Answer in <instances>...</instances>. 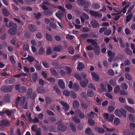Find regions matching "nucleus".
I'll return each instance as SVG.
<instances>
[{
  "label": "nucleus",
  "mask_w": 135,
  "mask_h": 135,
  "mask_svg": "<svg viewBox=\"0 0 135 135\" xmlns=\"http://www.w3.org/2000/svg\"><path fill=\"white\" fill-rule=\"evenodd\" d=\"M87 95L89 97H91L94 96V93L92 90L88 89L87 90Z\"/></svg>",
  "instance_id": "24"
},
{
  "label": "nucleus",
  "mask_w": 135,
  "mask_h": 135,
  "mask_svg": "<svg viewBox=\"0 0 135 135\" xmlns=\"http://www.w3.org/2000/svg\"><path fill=\"white\" fill-rule=\"evenodd\" d=\"M44 13L45 15H50L52 14L53 12L52 10L48 9L46 10H45L44 11Z\"/></svg>",
  "instance_id": "31"
},
{
  "label": "nucleus",
  "mask_w": 135,
  "mask_h": 135,
  "mask_svg": "<svg viewBox=\"0 0 135 135\" xmlns=\"http://www.w3.org/2000/svg\"><path fill=\"white\" fill-rule=\"evenodd\" d=\"M45 37L46 40L48 41H51L52 40V37L50 34L48 33H46Z\"/></svg>",
  "instance_id": "28"
},
{
  "label": "nucleus",
  "mask_w": 135,
  "mask_h": 135,
  "mask_svg": "<svg viewBox=\"0 0 135 135\" xmlns=\"http://www.w3.org/2000/svg\"><path fill=\"white\" fill-rule=\"evenodd\" d=\"M84 68V65H83L81 63L79 62L78 65V66L77 67L78 70L80 71H81Z\"/></svg>",
  "instance_id": "33"
},
{
  "label": "nucleus",
  "mask_w": 135,
  "mask_h": 135,
  "mask_svg": "<svg viewBox=\"0 0 135 135\" xmlns=\"http://www.w3.org/2000/svg\"><path fill=\"white\" fill-rule=\"evenodd\" d=\"M32 79L34 82H36L38 78V74L36 73H33L31 75Z\"/></svg>",
  "instance_id": "21"
},
{
  "label": "nucleus",
  "mask_w": 135,
  "mask_h": 135,
  "mask_svg": "<svg viewBox=\"0 0 135 135\" xmlns=\"http://www.w3.org/2000/svg\"><path fill=\"white\" fill-rule=\"evenodd\" d=\"M115 108L114 107L112 106H109L108 109V111L110 113H111L114 110Z\"/></svg>",
  "instance_id": "46"
},
{
  "label": "nucleus",
  "mask_w": 135,
  "mask_h": 135,
  "mask_svg": "<svg viewBox=\"0 0 135 135\" xmlns=\"http://www.w3.org/2000/svg\"><path fill=\"white\" fill-rule=\"evenodd\" d=\"M93 49L95 54L97 55H99L100 52V49L98 45L94 47Z\"/></svg>",
  "instance_id": "27"
},
{
  "label": "nucleus",
  "mask_w": 135,
  "mask_h": 135,
  "mask_svg": "<svg viewBox=\"0 0 135 135\" xmlns=\"http://www.w3.org/2000/svg\"><path fill=\"white\" fill-rule=\"evenodd\" d=\"M88 122L89 124L92 126L94 125L95 124L94 121L91 119H88Z\"/></svg>",
  "instance_id": "55"
},
{
  "label": "nucleus",
  "mask_w": 135,
  "mask_h": 135,
  "mask_svg": "<svg viewBox=\"0 0 135 135\" xmlns=\"http://www.w3.org/2000/svg\"><path fill=\"white\" fill-rule=\"evenodd\" d=\"M121 87L122 89L126 90L128 88V86L125 83H123L121 85Z\"/></svg>",
  "instance_id": "61"
},
{
  "label": "nucleus",
  "mask_w": 135,
  "mask_h": 135,
  "mask_svg": "<svg viewBox=\"0 0 135 135\" xmlns=\"http://www.w3.org/2000/svg\"><path fill=\"white\" fill-rule=\"evenodd\" d=\"M57 129L60 131H65L66 129V127L64 125L60 124L58 126Z\"/></svg>",
  "instance_id": "10"
},
{
  "label": "nucleus",
  "mask_w": 135,
  "mask_h": 135,
  "mask_svg": "<svg viewBox=\"0 0 135 135\" xmlns=\"http://www.w3.org/2000/svg\"><path fill=\"white\" fill-rule=\"evenodd\" d=\"M10 125L9 120L6 119H4L0 121V129L5 126H8Z\"/></svg>",
  "instance_id": "5"
},
{
  "label": "nucleus",
  "mask_w": 135,
  "mask_h": 135,
  "mask_svg": "<svg viewBox=\"0 0 135 135\" xmlns=\"http://www.w3.org/2000/svg\"><path fill=\"white\" fill-rule=\"evenodd\" d=\"M3 13L4 15L6 16H7L9 15V12L6 9L4 8L3 9Z\"/></svg>",
  "instance_id": "57"
},
{
  "label": "nucleus",
  "mask_w": 135,
  "mask_h": 135,
  "mask_svg": "<svg viewBox=\"0 0 135 135\" xmlns=\"http://www.w3.org/2000/svg\"><path fill=\"white\" fill-rule=\"evenodd\" d=\"M73 121L76 123H79L80 122V120L76 117H74L73 118Z\"/></svg>",
  "instance_id": "62"
},
{
  "label": "nucleus",
  "mask_w": 135,
  "mask_h": 135,
  "mask_svg": "<svg viewBox=\"0 0 135 135\" xmlns=\"http://www.w3.org/2000/svg\"><path fill=\"white\" fill-rule=\"evenodd\" d=\"M100 86L102 89V90H99V91H103L105 92L107 91V90L106 88V85H104L103 83H102L100 84Z\"/></svg>",
  "instance_id": "30"
},
{
  "label": "nucleus",
  "mask_w": 135,
  "mask_h": 135,
  "mask_svg": "<svg viewBox=\"0 0 135 135\" xmlns=\"http://www.w3.org/2000/svg\"><path fill=\"white\" fill-rule=\"evenodd\" d=\"M69 126L71 129L74 132H75L76 131V129L75 124L73 123H69Z\"/></svg>",
  "instance_id": "29"
},
{
  "label": "nucleus",
  "mask_w": 135,
  "mask_h": 135,
  "mask_svg": "<svg viewBox=\"0 0 135 135\" xmlns=\"http://www.w3.org/2000/svg\"><path fill=\"white\" fill-rule=\"evenodd\" d=\"M91 75L92 76L93 79L95 81H98L99 80V76L98 75L96 74L95 73L92 72Z\"/></svg>",
  "instance_id": "16"
},
{
  "label": "nucleus",
  "mask_w": 135,
  "mask_h": 135,
  "mask_svg": "<svg viewBox=\"0 0 135 135\" xmlns=\"http://www.w3.org/2000/svg\"><path fill=\"white\" fill-rule=\"evenodd\" d=\"M23 49L24 50L27 51L29 49V46L27 44H25L23 46Z\"/></svg>",
  "instance_id": "52"
},
{
  "label": "nucleus",
  "mask_w": 135,
  "mask_h": 135,
  "mask_svg": "<svg viewBox=\"0 0 135 135\" xmlns=\"http://www.w3.org/2000/svg\"><path fill=\"white\" fill-rule=\"evenodd\" d=\"M9 59L13 65H14L16 63V61L15 60L14 57L12 55L10 56Z\"/></svg>",
  "instance_id": "39"
},
{
  "label": "nucleus",
  "mask_w": 135,
  "mask_h": 135,
  "mask_svg": "<svg viewBox=\"0 0 135 135\" xmlns=\"http://www.w3.org/2000/svg\"><path fill=\"white\" fill-rule=\"evenodd\" d=\"M114 113L115 115L119 117H121L123 114L122 112L119 109H116Z\"/></svg>",
  "instance_id": "19"
},
{
  "label": "nucleus",
  "mask_w": 135,
  "mask_h": 135,
  "mask_svg": "<svg viewBox=\"0 0 135 135\" xmlns=\"http://www.w3.org/2000/svg\"><path fill=\"white\" fill-rule=\"evenodd\" d=\"M73 107L74 108H77L79 107V102L78 101L75 100L73 102Z\"/></svg>",
  "instance_id": "32"
},
{
  "label": "nucleus",
  "mask_w": 135,
  "mask_h": 135,
  "mask_svg": "<svg viewBox=\"0 0 135 135\" xmlns=\"http://www.w3.org/2000/svg\"><path fill=\"white\" fill-rule=\"evenodd\" d=\"M120 89L119 86L118 85H116L114 88V92L115 93H118Z\"/></svg>",
  "instance_id": "51"
},
{
  "label": "nucleus",
  "mask_w": 135,
  "mask_h": 135,
  "mask_svg": "<svg viewBox=\"0 0 135 135\" xmlns=\"http://www.w3.org/2000/svg\"><path fill=\"white\" fill-rule=\"evenodd\" d=\"M112 33V31L110 29H108L105 30L104 32V34L105 35L109 36Z\"/></svg>",
  "instance_id": "41"
},
{
  "label": "nucleus",
  "mask_w": 135,
  "mask_h": 135,
  "mask_svg": "<svg viewBox=\"0 0 135 135\" xmlns=\"http://www.w3.org/2000/svg\"><path fill=\"white\" fill-rule=\"evenodd\" d=\"M64 11L59 10L58 12L55 13V15L57 18L60 20L62 18V17L64 16L63 12Z\"/></svg>",
  "instance_id": "12"
},
{
  "label": "nucleus",
  "mask_w": 135,
  "mask_h": 135,
  "mask_svg": "<svg viewBox=\"0 0 135 135\" xmlns=\"http://www.w3.org/2000/svg\"><path fill=\"white\" fill-rule=\"evenodd\" d=\"M120 123V120L119 118H115L114 120V123L115 125H118Z\"/></svg>",
  "instance_id": "43"
},
{
  "label": "nucleus",
  "mask_w": 135,
  "mask_h": 135,
  "mask_svg": "<svg viewBox=\"0 0 135 135\" xmlns=\"http://www.w3.org/2000/svg\"><path fill=\"white\" fill-rule=\"evenodd\" d=\"M89 83V80L88 79H85L84 81L80 82V84L81 86L83 87H86Z\"/></svg>",
  "instance_id": "18"
},
{
  "label": "nucleus",
  "mask_w": 135,
  "mask_h": 135,
  "mask_svg": "<svg viewBox=\"0 0 135 135\" xmlns=\"http://www.w3.org/2000/svg\"><path fill=\"white\" fill-rule=\"evenodd\" d=\"M85 0H77V3L81 6H83L85 3Z\"/></svg>",
  "instance_id": "40"
},
{
  "label": "nucleus",
  "mask_w": 135,
  "mask_h": 135,
  "mask_svg": "<svg viewBox=\"0 0 135 135\" xmlns=\"http://www.w3.org/2000/svg\"><path fill=\"white\" fill-rule=\"evenodd\" d=\"M37 92L38 93H43L46 92V91L43 87L39 86L37 89Z\"/></svg>",
  "instance_id": "17"
},
{
  "label": "nucleus",
  "mask_w": 135,
  "mask_h": 135,
  "mask_svg": "<svg viewBox=\"0 0 135 135\" xmlns=\"http://www.w3.org/2000/svg\"><path fill=\"white\" fill-rule=\"evenodd\" d=\"M82 17L84 18L85 20H88L89 18V16L85 13L83 12L82 13Z\"/></svg>",
  "instance_id": "56"
},
{
  "label": "nucleus",
  "mask_w": 135,
  "mask_h": 135,
  "mask_svg": "<svg viewBox=\"0 0 135 135\" xmlns=\"http://www.w3.org/2000/svg\"><path fill=\"white\" fill-rule=\"evenodd\" d=\"M52 64L53 66H57L59 65L60 63L57 61L55 60L52 62Z\"/></svg>",
  "instance_id": "53"
},
{
  "label": "nucleus",
  "mask_w": 135,
  "mask_h": 135,
  "mask_svg": "<svg viewBox=\"0 0 135 135\" xmlns=\"http://www.w3.org/2000/svg\"><path fill=\"white\" fill-rule=\"evenodd\" d=\"M15 80L14 78H10L6 79L5 82L7 84H11L15 82Z\"/></svg>",
  "instance_id": "25"
},
{
  "label": "nucleus",
  "mask_w": 135,
  "mask_h": 135,
  "mask_svg": "<svg viewBox=\"0 0 135 135\" xmlns=\"http://www.w3.org/2000/svg\"><path fill=\"white\" fill-rule=\"evenodd\" d=\"M46 102L47 104H50L52 102V100L49 97H47L46 98Z\"/></svg>",
  "instance_id": "59"
},
{
  "label": "nucleus",
  "mask_w": 135,
  "mask_h": 135,
  "mask_svg": "<svg viewBox=\"0 0 135 135\" xmlns=\"http://www.w3.org/2000/svg\"><path fill=\"white\" fill-rule=\"evenodd\" d=\"M60 103L63 105L65 111H67L69 108V105L68 104L65 103L62 101H61Z\"/></svg>",
  "instance_id": "26"
},
{
  "label": "nucleus",
  "mask_w": 135,
  "mask_h": 135,
  "mask_svg": "<svg viewBox=\"0 0 135 135\" xmlns=\"http://www.w3.org/2000/svg\"><path fill=\"white\" fill-rule=\"evenodd\" d=\"M90 24L93 28L98 27L99 26V24L95 20H93L90 22Z\"/></svg>",
  "instance_id": "13"
},
{
  "label": "nucleus",
  "mask_w": 135,
  "mask_h": 135,
  "mask_svg": "<svg viewBox=\"0 0 135 135\" xmlns=\"http://www.w3.org/2000/svg\"><path fill=\"white\" fill-rule=\"evenodd\" d=\"M132 13H130L126 17V21L127 23L128 22L130 21L132 17Z\"/></svg>",
  "instance_id": "44"
},
{
  "label": "nucleus",
  "mask_w": 135,
  "mask_h": 135,
  "mask_svg": "<svg viewBox=\"0 0 135 135\" xmlns=\"http://www.w3.org/2000/svg\"><path fill=\"white\" fill-rule=\"evenodd\" d=\"M92 7L94 9H98L100 7L99 4L97 3H94L93 4Z\"/></svg>",
  "instance_id": "45"
},
{
  "label": "nucleus",
  "mask_w": 135,
  "mask_h": 135,
  "mask_svg": "<svg viewBox=\"0 0 135 135\" xmlns=\"http://www.w3.org/2000/svg\"><path fill=\"white\" fill-rule=\"evenodd\" d=\"M1 90L2 91L4 92H9L12 90V87L10 86H2L1 87Z\"/></svg>",
  "instance_id": "6"
},
{
  "label": "nucleus",
  "mask_w": 135,
  "mask_h": 135,
  "mask_svg": "<svg viewBox=\"0 0 135 135\" xmlns=\"http://www.w3.org/2000/svg\"><path fill=\"white\" fill-rule=\"evenodd\" d=\"M26 100V98L25 97L23 96L21 98L18 96L17 98L16 103L17 104L19 105L20 106L22 107L23 109H26L27 106V103H26L24 105H23Z\"/></svg>",
  "instance_id": "1"
},
{
  "label": "nucleus",
  "mask_w": 135,
  "mask_h": 135,
  "mask_svg": "<svg viewBox=\"0 0 135 135\" xmlns=\"http://www.w3.org/2000/svg\"><path fill=\"white\" fill-rule=\"evenodd\" d=\"M50 70L51 73L53 75L56 76L58 75L57 72L54 69L51 68L50 69Z\"/></svg>",
  "instance_id": "36"
},
{
  "label": "nucleus",
  "mask_w": 135,
  "mask_h": 135,
  "mask_svg": "<svg viewBox=\"0 0 135 135\" xmlns=\"http://www.w3.org/2000/svg\"><path fill=\"white\" fill-rule=\"evenodd\" d=\"M29 30L32 32L36 31L37 30L36 27L34 25L30 24L28 26Z\"/></svg>",
  "instance_id": "20"
},
{
  "label": "nucleus",
  "mask_w": 135,
  "mask_h": 135,
  "mask_svg": "<svg viewBox=\"0 0 135 135\" xmlns=\"http://www.w3.org/2000/svg\"><path fill=\"white\" fill-rule=\"evenodd\" d=\"M4 22H6L5 26L9 28L12 26H15L17 27V26L16 24L13 23L11 21H9L8 19L6 18H4Z\"/></svg>",
  "instance_id": "3"
},
{
  "label": "nucleus",
  "mask_w": 135,
  "mask_h": 135,
  "mask_svg": "<svg viewBox=\"0 0 135 135\" xmlns=\"http://www.w3.org/2000/svg\"><path fill=\"white\" fill-rule=\"evenodd\" d=\"M26 91V88L25 86L21 87L18 91L20 93H23Z\"/></svg>",
  "instance_id": "38"
},
{
  "label": "nucleus",
  "mask_w": 135,
  "mask_h": 135,
  "mask_svg": "<svg viewBox=\"0 0 135 135\" xmlns=\"http://www.w3.org/2000/svg\"><path fill=\"white\" fill-rule=\"evenodd\" d=\"M45 51L43 47H41L39 49L38 51V53L40 55H43Z\"/></svg>",
  "instance_id": "47"
},
{
  "label": "nucleus",
  "mask_w": 135,
  "mask_h": 135,
  "mask_svg": "<svg viewBox=\"0 0 135 135\" xmlns=\"http://www.w3.org/2000/svg\"><path fill=\"white\" fill-rule=\"evenodd\" d=\"M12 28H11L9 29L8 30V33L12 35H15L17 31V27H15V26L13 27Z\"/></svg>",
  "instance_id": "8"
},
{
  "label": "nucleus",
  "mask_w": 135,
  "mask_h": 135,
  "mask_svg": "<svg viewBox=\"0 0 135 135\" xmlns=\"http://www.w3.org/2000/svg\"><path fill=\"white\" fill-rule=\"evenodd\" d=\"M130 6V4L128 3L127 4L125 7H124L122 10V11L123 13H125L126 12V8L129 7Z\"/></svg>",
  "instance_id": "60"
},
{
  "label": "nucleus",
  "mask_w": 135,
  "mask_h": 135,
  "mask_svg": "<svg viewBox=\"0 0 135 135\" xmlns=\"http://www.w3.org/2000/svg\"><path fill=\"white\" fill-rule=\"evenodd\" d=\"M103 117L106 121L109 122H112L113 121L114 117V115L113 114H110L109 115L107 113H105L103 115Z\"/></svg>",
  "instance_id": "4"
},
{
  "label": "nucleus",
  "mask_w": 135,
  "mask_h": 135,
  "mask_svg": "<svg viewBox=\"0 0 135 135\" xmlns=\"http://www.w3.org/2000/svg\"><path fill=\"white\" fill-rule=\"evenodd\" d=\"M124 108L127 110L131 113H133L135 112L134 109L132 107L126 105L124 106Z\"/></svg>",
  "instance_id": "22"
},
{
  "label": "nucleus",
  "mask_w": 135,
  "mask_h": 135,
  "mask_svg": "<svg viewBox=\"0 0 135 135\" xmlns=\"http://www.w3.org/2000/svg\"><path fill=\"white\" fill-rule=\"evenodd\" d=\"M34 15L37 19H38L40 18V17L41 16V14L40 13L38 12L36 13H35L34 14Z\"/></svg>",
  "instance_id": "64"
},
{
  "label": "nucleus",
  "mask_w": 135,
  "mask_h": 135,
  "mask_svg": "<svg viewBox=\"0 0 135 135\" xmlns=\"http://www.w3.org/2000/svg\"><path fill=\"white\" fill-rule=\"evenodd\" d=\"M75 114L77 115H78L81 118H83L84 117V114L81 113V110L79 109H76L75 111Z\"/></svg>",
  "instance_id": "11"
},
{
  "label": "nucleus",
  "mask_w": 135,
  "mask_h": 135,
  "mask_svg": "<svg viewBox=\"0 0 135 135\" xmlns=\"http://www.w3.org/2000/svg\"><path fill=\"white\" fill-rule=\"evenodd\" d=\"M39 62H37L36 64L35 65V67L36 69L38 71H40L41 69V67L40 65L38 64Z\"/></svg>",
  "instance_id": "49"
},
{
  "label": "nucleus",
  "mask_w": 135,
  "mask_h": 135,
  "mask_svg": "<svg viewBox=\"0 0 135 135\" xmlns=\"http://www.w3.org/2000/svg\"><path fill=\"white\" fill-rule=\"evenodd\" d=\"M46 112L48 115L50 116H54L55 114L54 112L49 110H46Z\"/></svg>",
  "instance_id": "63"
},
{
  "label": "nucleus",
  "mask_w": 135,
  "mask_h": 135,
  "mask_svg": "<svg viewBox=\"0 0 135 135\" xmlns=\"http://www.w3.org/2000/svg\"><path fill=\"white\" fill-rule=\"evenodd\" d=\"M68 52L71 55H73L74 54V50L72 46H69L68 49Z\"/></svg>",
  "instance_id": "35"
},
{
  "label": "nucleus",
  "mask_w": 135,
  "mask_h": 135,
  "mask_svg": "<svg viewBox=\"0 0 135 135\" xmlns=\"http://www.w3.org/2000/svg\"><path fill=\"white\" fill-rule=\"evenodd\" d=\"M75 77L78 80L80 81L81 80V78L79 73H75L74 74Z\"/></svg>",
  "instance_id": "42"
},
{
  "label": "nucleus",
  "mask_w": 135,
  "mask_h": 135,
  "mask_svg": "<svg viewBox=\"0 0 135 135\" xmlns=\"http://www.w3.org/2000/svg\"><path fill=\"white\" fill-rule=\"evenodd\" d=\"M108 74L111 76H113L114 75V73L113 70L112 69H110L108 70Z\"/></svg>",
  "instance_id": "48"
},
{
  "label": "nucleus",
  "mask_w": 135,
  "mask_h": 135,
  "mask_svg": "<svg viewBox=\"0 0 135 135\" xmlns=\"http://www.w3.org/2000/svg\"><path fill=\"white\" fill-rule=\"evenodd\" d=\"M62 49V47L61 46H58L54 47L53 49V50L55 51L60 52Z\"/></svg>",
  "instance_id": "37"
},
{
  "label": "nucleus",
  "mask_w": 135,
  "mask_h": 135,
  "mask_svg": "<svg viewBox=\"0 0 135 135\" xmlns=\"http://www.w3.org/2000/svg\"><path fill=\"white\" fill-rule=\"evenodd\" d=\"M65 69L66 71V73L68 74H70L71 72L72 69L70 67L68 66H66L65 68Z\"/></svg>",
  "instance_id": "34"
},
{
  "label": "nucleus",
  "mask_w": 135,
  "mask_h": 135,
  "mask_svg": "<svg viewBox=\"0 0 135 135\" xmlns=\"http://www.w3.org/2000/svg\"><path fill=\"white\" fill-rule=\"evenodd\" d=\"M16 112V110L15 109H8L5 111V113L8 116L11 115L12 114H14Z\"/></svg>",
  "instance_id": "9"
},
{
  "label": "nucleus",
  "mask_w": 135,
  "mask_h": 135,
  "mask_svg": "<svg viewBox=\"0 0 135 135\" xmlns=\"http://www.w3.org/2000/svg\"><path fill=\"white\" fill-rule=\"evenodd\" d=\"M125 52L126 53L129 55H131L132 54V51L128 48H127L125 49Z\"/></svg>",
  "instance_id": "54"
},
{
  "label": "nucleus",
  "mask_w": 135,
  "mask_h": 135,
  "mask_svg": "<svg viewBox=\"0 0 135 135\" xmlns=\"http://www.w3.org/2000/svg\"><path fill=\"white\" fill-rule=\"evenodd\" d=\"M53 89L55 91V92L56 93L59 94H61V92L60 91L59 89L57 88V86H54L53 87Z\"/></svg>",
  "instance_id": "58"
},
{
  "label": "nucleus",
  "mask_w": 135,
  "mask_h": 135,
  "mask_svg": "<svg viewBox=\"0 0 135 135\" xmlns=\"http://www.w3.org/2000/svg\"><path fill=\"white\" fill-rule=\"evenodd\" d=\"M86 41L89 43H91L94 47L98 45L97 42L94 39H87L86 40Z\"/></svg>",
  "instance_id": "15"
},
{
  "label": "nucleus",
  "mask_w": 135,
  "mask_h": 135,
  "mask_svg": "<svg viewBox=\"0 0 135 135\" xmlns=\"http://www.w3.org/2000/svg\"><path fill=\"white\" fill-rule=\"evenodd\" d=\"M73 88L75 91H77L79 90V86L76 83L74 84L73 86Z\"/></svg>",
  "instance_id": "50"
},
{
  "label": "nucleus",
  "mask_w": 135,
  "mask_h": 135,
  "mask_svg": "<svg viewBox=\"0 0 135 135\" xmlns=\"http://www.w3.org/2000/svg\"><path fill=\"white\" fill-rule=\"evenodd\" d=\"M58 84L60 88L64 89L65 87L64 82L61 79H59L58 81Z\"/></svg>",
  "instance_id": "14"
},
{
  "label": "nucleus",
  "mask_w": 135,
  "mask_h": 135,
  "mask_svg": "<svg viewBox=\"0 0 135 135\" xmlns=\"http://www.w3.org/2000/svg\"><path fill=\"white\" fill-rule=\"evenodd\" d=\"M89 12L93 16L95 17H98L100 18L102 17V14L99 13L98 12L93 10H90Z\"/></svg>",
  "instance_id": "7"
},
{
  "label": "nucleus",
  "mask_w": 135,
  "mask_h": 135,
  "mask_svg": "<svg viewBox=\"0 0 135 135\" xmlns=\"http://www.w3.org/2000/svg\"><path fill=\"white\" fill-rule=\"evenodd\" d=\"M33 89L31 88H29L27 91V96L31 98L32 99H35L36 97L35 93L33 92Z\"/></svg>",
  "instance_id": "2"
},
{
  "label": "nucleus",
  "mask_w": 135,
  "mask_h": 135,
  "mask_svg": "<svg viewBox=\"0 0 135 135\" xmlns=\"http://www.w3.org/2000/svg\"><path fill=\"white\" fill-rule=\"evenodd\" d=\"M10 95L9 94H6L3 99V100L5 101V102L9 103L10 101Z\"/></svg>",
  "instance_id": "23"
}]
</instances>
